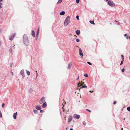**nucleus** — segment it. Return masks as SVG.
Returning <instances> with one entry per match:
<instances>
[{"instance_id":"obj_31","label":"nucleus","mask_w":130,"mask_h":130,"mask_svg":"<svg viewBox=\"0 0 130 130\" xmlns=\"http://www.w3.org/2000/svg\"><path fill=\"white\" fill-rule=\"evenodd\" d=\"M76 41L77 42H79L80 41V40H79V39H76Z\"/></svg>"},{"instance_id":"obj_51","label":"nucleus","mask_w":130,"mask_h":130,"mask_svg":"<svg viewBox=\"0 0 130 130\" xmlns=\"http://www.w3.org/2000/svg\"><path fill=\"white\" fill-rule=\"evenodd\" d=\"M79 77H78L77 78V79H76V80H78V79H79Z\"/></svg>"},{"instance_id":"obj_37","label":"nucleus","mask_w":130,"mask_h":130,"mask_svg":"<svg viewBox=\"0 0 130 130\" xmlns=\"http://www.w3.org/2000/svg\"><path fill=\"white\" fill-rule=\"evenodd\" d=\"M43 111H44L43 110H41L40 111V112L41 113L43 112Z\"/></svg>"},{"instance_id":"obj_22","label":"nucleus","mask_w":130,"mask_h":130,"mask_svg":"<svg viewBox=\"0 0 130 130\" xmlns=\"http://www.w3.org/2000/svg\"><path fill=\"white\" fill-rule=\"evenodd\" d=\"M89 22L91 24H93V25L95 24L94 23V21H92L90 20L89 21Z\"/></svg>"},{"instance_id":"obj_32","label":"nucleus","mask_w":130,"mask_h":130,"mask_svg":"<svg viewBox=\"0 0 130 130\" xmlns=\"http://www.w3.org/2000/svg\"><path fill=\"white\" fill-rule=\"evenodd\" d=\"M79 16H78V15L76 16V18L77 19V20H79Z\"/></svg>"},{"instance_id":"obj_28","label":"nucleus","mask_w":130,"mask_h":130,"mask_svg":"<svg viewBox=\"0 0 130 130\" xmlns=\"http://www.w3.org/2000/svg\"><path fill=\"white\" fill-rule=\"evenodd\" d=\"M122 57V59L123 61H124V56L123 55H121Z\"/></svg>"},{"instance_id":"obj_14","label":"nucleus","mask_w":130,"mask_h":130,"mask_svg":"<svg viewBox=\"0 0 130 130\" xmlns=\"http://www.w3.org/2000/svg\"><path fill=\"white\" fill-rule=\"evenodd\" d=\"M124 36H125L126 37V39H130V37L128 36L126 34H125L124 35Z\"/></svg>"},{"instance_id":"obj_16","label":"nucleus","mask_w":130,"mask_h":130,"mask_svg":"<svg viewBox=\"0 0 130 130\" xmlns=\"http://www.w3.org/2000/svg\"><path fill=\"white\" fill-rule=\"evenodd\" d=\"M36 108L37 110H41V107H40L36 106L35 107Z\"/></svg>"},{"instance_id":"obj_47","label":"nucleus","mask_w":130,"mask_h":130,"mask_svg":"<svg viewBox=\"0 0 130 130\" xmlns=\"http://www.w3.org/2000/svg\"><path fill=\"white\" fill-rule=\"evenodd\" d=\"M36 74L37 75H38V73L37 72V71H36Z\"/></svg>"},{"instance_id":"obj_23","label":"nucleus","mask_w":130,"mask_h":130,"mask_svg":"<svg viewBox=\"0 0 130 130\" xmlns=\"http://www.w3.org/2000/svg\"><path fill=\"white\" fill-rule=\"evenodd\" d=\"M84 83L83 82H81L80 83H79L78 84V86H79V85L81 84V85H83Z\"/></svg>"},{"instance_id":"obj_9","label":"nucleus","mask_w":130,"mask_h":130,"mask_svg":"<svg viewBox=\"0 0 130 130\" xmlns=\"http://www.w3.org/2000/svg\"><path fill=\"white\" fill-rule=\"evenodd\" d=\"M72 120V118L71 116H70L68 119V122H70Z\"/></svg>"},{"instance_id":"obj_55","label":"nucleus","mask_w":130,"mask_h":130,"mask_svg":"<svg viewBox=\"0 0 130 130\" xmlns=\"http://www.w3.org/2000/svg\"><path fill=\"white\" fill-rule=\"evenodd\" d=\"M38 76V75H37L36 76V77H37Z\"/></svg>"},{"instance_id":"obj_13","label":"nucleus","mask_w":130,"mask_h":130,"mask_svg":"<svg viewBox=\"0 0 130 130\" xmlns=\"http://www.w3.org/2000/svg\"><path fill=\"white\" fill-rule=\"evenodd\" d=\"M75 32L77 35H78L80 34V31L79 30H77Z\"/></svg>"},{"instance_id":"obj_4","label":"nucleus","mask_w":130,"mask_h":130,"mask_svg":"<svg viewBox=\"0 0 130 130\" xmlns=\"http://www.w3.org/2000/svg\"><path fill=\"white\" fill-rule=\"evenodd\" d=\"M15 33H14L10 35L9 36V39L10 40L12 41L14 37L15 36Z\"/></svg>"},{"instance_id":"obj_30","label":"nucleus","mask_w":130,"mask_h":130,"mask_svg":"<svg viewBox=\"0 0 130 130\" xmlns=\"http://www.w3.org/2000/svg\"><path fill=\"white\" fill-rule=\"evenodd\" d=\"M84 76H85V77H88V75L87 74H84Z\"/></svg>"},{"instance_id":"obj_46","label":"nucleus","mask_w":130,"mask_h":130,"mask_svg":"<svg viewBox=\"0 0 130 130\" xmlns=\"http://www.w3.org/2000/svg\"><path fill=\"white\" fill-rule=\"evenodd\" d=\"M3 1L2 0H0V3L2 2Z\"/></svg>"},{"instance_id":"obj_34","label":"nucleus","mask_w":130,"mask_h":130,"mask_svg":"<svg viewBox=\"0 0 130 130\" xmlns=\"http://www.w3.org/2000/svg\"><path fill=\"white\" fill-rule=\"evenodd\" d=\"M79 0H76V2L77 3H79Z\"/></svg>"},{"instance_id":"obj_27","label":"nucleus","mask_w":130,"mask_h":130,"mask_svg":"<svg viewBox=\"0 0 130 130\" xmlns=\"http://www.w3.org/2000/svg\"><path fill=\"white\" fill-rule=\"evenodd\" d=\"M62 0H59L58 2H57V3L58 4L60 3H61L62 1Z\"/></svg>"},{"instance_id":"obj_20","label":"nucleus","mask_w":130,"mask_h":130,"mask_svg":"<svg viewBox=\"0 0 130 130\" xmlns=\"http://www.w3.org/2000/svg\"><path fill=\"white\" fill-rule=\"evenodd\" d=\"M72 64L71 63H70L68 65V68L69 69L72 66Z\"/></svg>"},{"instance_id":"obj_25","label":"nucleus","mask_w":130,"mask_h":130,"mask_svg":"<svg viewBox=\"0 0 130 130\" xmlns=\"http://www.w3.org/2000/svg\"><path fill=\"white\" fill-rule=\"evenodd\" d=\"M127 109L128 111H130V107H128L127 108Z\"/></svg>"},{"instance_id":"obj_6","label":"nucleus","mask_w":130,"mask_h":130,"mask_svg":"<svg viewBox=\"0 0 130 130\" xmlns=\"http://www.w3.org/2000/svg\"><path fill=\"white\" fill-rule=\"evenodd\" d=\"M73 117L76 119H78L80 117V116L78 115L74 114L73 116Z\"/></svg>"},{"instance_id":"obj_56","label":"nucleus","mask_w":130,"mask_h":130,"mask_svg":"<svg viewBox=\"0 0 130 130\" xmlns=\"http://www.w3.org/2000/svg\"><path fill=\"white\" fill-rule=\"evenodd\" d=\"M110 25H111L112 24V23H110Z\"/></svg>"},{"instance_id":"obj_19","label":"nucleus","mask_w":130,"mask_h":130,"mask_svg":"<svg viewBox=\"0 0 130 130\" xmlns=\"http://www.w3.org/2000/svg\"><path fill=\"white\" fill-rule=\"evenodd\" d=\"M33 111L35 114H37V113L38 111L37 110L34 109L33 110Z\"/></svg>"},{"instance_id":"obj_57","label":"nucleus","mask_w":130,"mask_h":130,"mask_svg":"<svg viewBox=\"0 0 130 130\" xmlns=\"http://www.w3.org/2000/svg\"><path fill=\"white\" fill-rule=\"evenodd\" d=\"M62 109H63V111H64V109L63 108H62Z\"/></svg>"},{"instance_id":"obj_45","label":"nucleus","mask_w":130,"mask_h":130,"mask_svg":"<svg viewBox=\"0 0 130 130\" xmlns=\"http://www.w3.org/2000/svg\"><path fill=\"white\" fill-rule=\"evenodd\" d=\"M93 91H90L89 92H90L92 93L93 92Z\"/></svg>"},{"instance_id":"obj_40","label":"nucleus","mask_w":130,"mask_h":130,"mask_svg":"<svg viewBox=\"0 0 130 130\" xmlns=\"http://www.w3.org/2000/svg\"><path fill=\"white\" fill-rule=\"evenodd\" d=\"M4 105L5 104L4 103H3L2 105V107H4Z\"/></svg>"},{"instance_id":"obj_50","label":"nucleus","mask_w":130,"mask_h":130,"mask_svg":"<svg viewBox=\"0 0 130 130\" xmlns=\"http://www.w3.org/2000/svg\"><path fill=\"white\" fill-rule=\"evenodd\" d=\"M70 130H73L72 128H71L70 129Z\"/></svg>"},{"instance_id":"obj_5","label":"nucleus","mask_w":130,"mask_h":130,"mask_svg":"<svg viewBox=\"0 0 130 130\" xmlns=\"http://www.w3.org/2000/svg\"><path fill=\"white\" fill-rule=\"evenodd\" d=\"M45 101V98L44 96H43L40 100L39 103L40 104H42L43 102Z\"/></svg>"},{"instance_id":"obj_11","label":"nucleus","mask_w":130,"mask_h":130,"mask_svg":"<svg viewBox=\"0 0 130 130\" xmlns=\"http://www.w3.org/2000/svg\"><path fill=\"white\" fill-rule=\"evenodd\" d=\"M17 112H16L15 113H14L13 115V117L14 119H15L17 118Z\"/></svg>"},{"instance_id":"obj_21","label":"nucleus","mask_w":130,"mask_h":130,"mask_svg":"<svg viewBox=\"0 0 130 130\" xmlns=\"http://www.w3.org/2000/svg\"><path fill=\"white\" fill-rule=\"evenodd\" d=\"M26 71L27 74L28 75H29L30 74V72L29 71L27 70H26Z\"/></svg>"},{"instance_id":"obj_26","label":"nucleus","mask_w":130,"mask_h":130,"mask_svg":"<svg viewBox=\"0 0 130 130\" xmlns=\"http://www.w3.org/2000/svg\"><path fill=\"white\" fill-rule=\"evenodd\" d=\"M2 113L1 111V110H0V117L1 118H2Z\"/></svg>"},{"instance_id":"obj_38","label":"nucleus","mask_w":130,"mask_h":130,"mask_svg":"<svg viewBox=\"0 0 130 130\" xmlns=\"http://www.w3.org/2000/svg\"><path fill=\"white\" fill-rule=\"evenodd\" d=\"M117 103V102L116 101H114L113 102V104L114 105H115Z\"/></svg>"},{"instance_id":"obj_3","label":"nucleus","mask_w":130,"mask_h":130,"mask_svg":"<svg viewBox=\"0 0 130 130\" xmlns=\"http://www.w3.org/2000/svg\"><path fill=\"white\" fill-rule=\"evenodd\" d=\"M108 5L111 7H114L115 5L114 2L111 0H109L108 2Z\"/></svg>"},{"instance_id":"obj_2","label":"nucleus","mask_w":130,"mask_h":130,"mask_svg":"<svg viewBox=\"0 0 130 130\" xmlns=\"http://www.w3.org/2000/svg\"><path fill=\"white\" fill-rule=\"evenodd\" d=\"M70 17L69 16H68L66 18L64 22V25L65 26H67L70 22Z\"/></svg>"},{"instance_id":"obj_1","label":"nucleus","mask_w":130,"mask_h":130,"mask_svg":"<svg viewBox=\"0 0 130 130\" xmlns=\"http://www.w3.org/2000/svg\"><path fill=\"white\" fill-rule=\"evenodd\" d=\"M23 41L24 43L26 45H28L29 44V40L27 35L24 34L23 36Z\"/></svg>"},{"instance_id":"obj_10","label":"nucleus","mask_w":130,"mask_h":130,"mask_svg":"<svg viewBox=\"0 0 130 130\" xmlns=\"http://www.w3.org/2000/svg\"><path fill=\"white\" fill-rule=\"evenodd\" d=\"M14 45H14L13 46H11L10 47V48L9 49V50L11 53L12 52V49H14Z\"/></svg>"},{"instance_id":"obj_44","label":"nucleus","mask_w":130,"mask_h":130,"mask_svg":"<svg viewBox=\"0 0 130 130\" xmlns=\"http://www.w3.org/2000/svg\"><path fill=\"white\" fill-rule=\"evenodd\" d=\"M2 30L1 29H0V32H2Z\"/></svg>"},{"instance_id":"obj_35","label":"nucleus","mask_w":130,"mask_h":130,"mask_svg":"<svg viewBox=\"0 0 130 130\" xmlns=\"http://www.w3.org/2000/svg\"><path fill=\"white\" fill-rule=\"evenodd\" d=\"M87 63L88 64H89V65H92V63H91L89 62H87Z\"/></svg>"},{"instance_id":"obj_12","label":"nucleus","mask_w":130,"mask_h":130,"mask_svg":"<svg viewBox=\"0 0 130 130\" xmlns=\"http://www.w3.org/2000/svg\"><path fill=\"white\" fill-rule=\"evenodd\" d=\"M47 104L46 102H45L42 105V107L43 108H44L47 106Z\"/></svg>"},{"instance_id":"obj_15","label":"nucleus","mask_w":130,"mask_h":130,"mask_svg":"<svg viewBox=\"0 0 130 130\" xmlns=\"http://www.w3.org/2000/svg\"><path fill=\"white\" fill-rule=\"evenodd\" d=\"M31 31L32 32L31 35L33 37H35V33L34 31L33 30H32Z\"/></svg>"},{"instance_id":"obj_53","label":"nucleus","mask_w":130,"mask_h":130,"mask_svg":"<svg viewBox=\"0 0 130 130\" xmlns=\"http://www.w3.org/2000/svg\"><path fill=\"white\" fill-rule=\"evenodd\" d=\"M115 22H118V21H117L116 20H115Z\"/></svg>"},{"instance_id":"obj_49","label":"nucleus","mask_w":130,"mask_h":130,"mask_svg":"<svg viewBox=\"0 0 130 130\" xmlns=\"http://www.w3.org/2000/svg\"><path fill=\"white\" fill-rule=\"evenodd\" d=\"M11 73H12V76H13V72L12 71L11 72Z\"/></svg>"},{"instance_id":"obj_8","label":"nucleus","mask_w":130,"mask_h":130,"mask_svg":"<svg viewBox=\"0 0 130 130\" xmlns=\"http://www.w3.org/2000/svg\"><path fill=\"white\" fill-rule=\"evenodd\" d=\"M21 74L22 75V76L24 77L25 76L24 74V69H22L21 71L20 72Z\"/></svg>"},{"instance_id":"obj_36","label":"nucleus","mask_w":130,"mask_h":130,"mask_svg":"<svg viewBox=\"0 0 130 130\" xmlns=\"http://www.w3.org/2000/svg\"><path fill=\"white\" fill-rule=\"evenodd\" d=\"M3 5V4L2 3H0V9L1 8H2V6H1V5Z\"/></svg>"},{"instance_id":"obj_54","label":"nucleus","mask_w":130,"mask_h":130,"mask_svg":"<svg viewBox=\"0 0 130 130\" xmlns=\"http://www.w3.org/2000/svg\"><path fill=\"white\" fill-rule=\"evenodd\" d=\"M105 0V1H106V2H107V1H109L108 0Z\"/></svg>"},{"instance_id":"obj_41","label":"nucleus","mask_w":130,"mask_h":130,"mask_svg":"<svg viewBox=\"0 0 130 130\" xmlns=\"http://www.w3.org/2000/svg\"><path fill=\"white\" fill-rule=\"evenodd\" d=\"M86 110L89 111L90 112H91V110L89 109H86Z\"/></svg>"},{"instance_id":"obj_42","label":"nucleus","mask_w":130,"mask_h":130,"mask_svg":"<svg viewBox=\"0 0 130 130\" xmlns=\"http://www.w3.org/2000/svg\"><path fill=\"white\" fill-rule=\"evenodd\" d=\"M123 61L122 60V61H121V63L120 64V65H121L123 64Z\"/></svg>"},{"instance_id":"obj_52","label":"nucleus","mask_w":130,"mask_h":130,"mask_svg":"<svg viewBox=\"0 0 130 130\" xmlns=\"http://www.w3.org/2000/svg\"><path fill=\"white\" fill-rule=\"evenodd\" d=\"M123 130V128H121V130Z\"/></svg>"},{"instance_id":"obj_29","label":"nucleus","mask_w":130,"mask_h":130,"mask_svg":"<svg viewBox=\"0 0 130 130\" xmlns=\"http://www.w3.org/2000/svg\"><path fill=\"white\" fill-rule=\"evenodd\" d=\"M87 86H85V85H83V86H82V88H87Z\"/></svg>"},{"instance_id":"obj_24","label":"nucleus","mask_w":130,"mask_h":130,"mask_svg":"<svg viewBox=\"0 0 130 130\" xmlns=\"http://www.w3.org/2000/svg\"><path fill=\"white\" fill-rule=\"evenodd\" d=\"M29 91L30 93H31L32 92V88H30L29 89Z\"/></svg>"},{"instance_id":"obj_17","label":"nucleus","mask_w":130,"mask_h":130,"mask_svg":"<svg viewBox=\"0 0 130 130\" xmlns=\"http://www.w3.org/2000/svg\"><path fill=\"white\" fill-rule=\"evenodd\" d=\"M65 13V12L64 11H61L60 13V14L61 15H63Z\"/></svg>"},{"instance_id":"obj_43","label":"nucleus","mask_w":130,"mask_h":130,"mask_svg":"<svg viewBox=\"0 0 130 130\" xmlns=\"http://www.w3.org/2000/svg\"><path fill=\"white\" fill-rule=\"evenodd\" d=\"M12 63H11L10 64V66L12 67Z\"/></svg>"},{"instance_id":"obj_48","label":"nucleus","mask_w":130,"mask_h":130,"mask_svg":"<svg viewBox=\"0 0 130 130\" xmlns=\"http://www.w3.org/2000/svg\"><path fill=\"white\" fill-rule=\"evenodd\" d=\"M117 25H120V23L119 22L118 23H117Z\"/></svg>"},{"instance_id":"obj_33","label":"nucleus","mask_w":130,"mask_h":130,"mask_svg":"<svg viewBox=\"0 0 130 130\" xmlns=\"http://www.w3.org/2000/svg\"><path fill=\"white\" fill-rule=\"evenodd\" d=\"M83 124L84 125H85V126L86 125V122L84 121H83Z\"/></svg>"},{"instance_id":"obj_39","label":"nucleus","mask_w":130,"mask_h":130,"mask_svg":"<svg viewBox=\"0 0 130 130\" xmlns=\"http://www.w3.org/2000/svg\"><path fill=\"white\" fill-rule=\"evenodd\" d=\"M121 70L122 72H124V68H123Z\"/></svg>"},{"instance_id":"obj_18","label":"nucleus","mask_w":130,"mask_h":130,"mask_svg":"<svg viewBox=\"0 0 130 130\" xmlns=\"http://www.w3.org/2000/svg\"><path fill=\"white\" fill-rule=\"evenodd\" d=\"M39 29L38 28L37 31V33H36V36L37 37H38V36L39 34Z\"/></svg>"},{"instance_id":"obj_7","label":"nucleus","mask_w":130,"mask_h":130,"mask_svg":"<svg viewBox=\"0 0 130 130\" xmlns=\"http://www.w3.org/2000/svg\"><path fill=\"white\" fill-rule=\"evenodd\" d=\"M79 55L81 56L82 57L83 56V55L82 53V50L81 48H79Z\"/></svg>"}]
</instances>
